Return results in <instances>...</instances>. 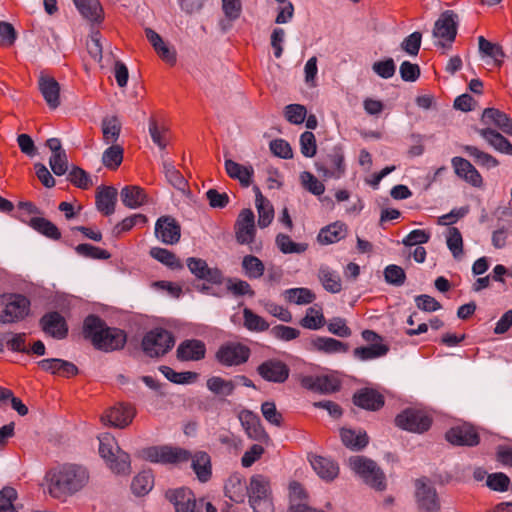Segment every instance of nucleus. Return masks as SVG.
I'll return each instance as SVG.
<instances>
[{
    "instance_id": "33",
    "label": "nucleus",
    "mask_w": 512,
    "mask_h": 512,
    "mask_svg": "<svg viewBox=\"0 0 512 512\" xmlns=\"http://www.w3.org/2000/svg\"><path fill=\"white\" fill-rule=\"evenodd\" d=\"M478 134L488 142L495 150L512 155V144L511 142L497 132L495 129L483 128L477 130Z\"/></svg>"
},
{
    "instance_id": "60",
    "label": "nucleus",
    "mask_w": 512,
    "mask_h": 512,
    "mask_svg": "<svg viewBox=\"0 0 512 512\" xmlns=\"http://www.w3.org/2000/svg\"><path fill=\"white\" fill-rule=\"evenodd\" d=\"M18 493L15 488L5 486L0 490V512H18L14 506Z\"/></svg>"
},
{
    "instance_id": "62",
    "label": "nucleus",
    "mask_w": 512,
    "mask_h": 512,
    "mask_svg": "<svg viewBox=\"0 0 512 512\" xmlns=\"http://www.w3.org/2000/svg\"><path fill=\"white\" fill-rule=\"evenodd\" d=\"M303 187L314 195H321L325 191L324 184L319 181L312 173L304 171L300 175Z\"/></svg>"
},
{
    "instance_id": "6",
    "label": "nucleus",
    "mask_w": 512,
    "mask_h": 512,
    "mask_svg": "<svg viewBox=\"0 0 512 512\" xmlns=\"http://www.w3.org/2000/svg\"><path fill=\"white\" fill-rule=\"evenodd\" d=\"M99 453L105 459L110 469L118 474H126L130 472V457L122 451L115 439L109 435L99 438Z\"/></svg>"
},
{
    "instance_id": "32",
    "label": "nucleus",
    "mask_w": 512,
    "mask_h": 512,
    "mask_svg": "<svg viewBox=\"0 0 512 512\" xmlns=\"http://www.w3.org/2000/svg\"><path fill=\"white\" fill-rule=\"evenodd\" d=\"M239 419L249 438L261 441L268 437L260 423L259 417L252 412L246 411L241 413Z\"/></svg>"
},
{
    "instance_id": "57",
    "label": "nucleus",
    "mask_w": 512,
    "mask_h": 512,
    "mask_svg": "<svg viewBox=\"0 0 512 512\" xmlns=\"http://www.w3.org/2000/svg\"><path fill=\"white\" fill-rule=\"evenodd\" d=\"M3 339L9 350L13 352L29 353L26 346V333L7 332L3 334Z\"/></svg>"
},
{
    "instance_id": "42",
    "label": "nucleus",
    "mask_w": 512,
    "mask_h": 512,
    "mask_svg": "<svg viewBox=\"0 0 512 512\" xmlns=\"http://www.w3.org/2000/svg\"><path fill=\"white\" fill-rule=\"evenodd\" d=\"M150 255L157 261L161 262L162 264L166 265L170 269L173 270H180L183 269V264L181 263L180 259L177 258V256L164 248L160 247H153L150 250Z\"/></svg>"
},
{
    "instance_id": "58",
    "label": "nucleus",
    "mask_w": 512,
    "mask_h": 512,
    "mask_svg": "<svg viewBox=\"0 0 512 512\" xmlns=\"http://www.w3.org/2000/svg\"><path fill=\"white\" fill-rule=\"evenodd\" d=\"M75 251L78 255L91 259L107 260L111 257V254L107 250L88 243L77 245Z\"/></svg>"
},
{
    "instance_id": "37",
    "label": "nucleus",
    "mask_w": 512,
    "mask_h": 512,
    "mask_svg": "<svg viewBox=\"0 0 512 512\" xmlns=\"http://www.w3.org/2000/svg\"><path fill=\"white\" fill-rule=\"evenodd\" d=\"M479 52L482 56L490 57L493 59L496 66L500 67L503 63L505 53L501 45L492 43L485 39L483 36L478 38Z\"/></svg>"
},
{
    "instance_id": "31",
    "label": "nucleus",
    "mask_w": 512,
    "mask_h": 512,
    "mask_svg": "<svg viewBox=\"0 0 512 512\" xmlns=\"http://www.w3.org/2000/svg\"><path fill=\"white\" fill-rule=\"evenodd\" d=\"M224 165L230 178L238 180L243 187L250 186L254 175V169L251 165L244 166L231 159H226Z\"/></svg>"
},
{
    "instance_id": "18",
    "label": "nucleus",
    "mask_w": 512,
    "mask_h": 512,
    "mask_svg": "<svg viewBox=\"0 0 512 512\" xmlns=\"http://www.w3.org/2000/svg\"><path fill=\"white\" fill-rule=\"evenodd\" d=\"M446 440L456 446H476L480 438L475 428L469 424H462L450 428L445 434Z\"/></svg>"
},
{
    "instance_id": "11",
    "label": "nucleus",
    "mask_w": 512,
    "mask_h": 512,
    "mask_svg": "<svg viewBox=\"0 0 512 512\" xmlns=\"http://www.w3.org/2000/svg\"><path fill=\"white\" fill-rule=\"evenodd\" d=\"M250 353V348L240 342H227L218 348L215 358L225 367L239 366L248 361Z\"/></svg>"
},
{
    "instance_id": "14",
    "label": "nucleus",
    "mask_w": 512,
    "mask_h": 512,
    "mask_svg": "<svg viewBox=\"0 0 512 512\" xmlns=\"http://www.w3.org/2000/svg\"><path fill=\"white\" fill-rule=\"evenodd\" d=\"M189 271L200 280H205L211 284L220 285L224 280L222 271L217 267H209L204 259L189 257L187 259Z\"/></svg>"
},
{
    "instance_id": "8",
    "label": "nucleus",
    "mask_w": 512,
    "mask_h": 512,
    "mask_svg": "<svg viewBox=\"0 0 512 512\" xmlns=\"http://www.w3.org/2000/svg\"><path fill=\"white\" fill-rule=\"evenodd\" d=\"M415 501L419 512H440L441 502L436 488L426 478L415 481Z\"/></svg>"
},
{
    "instance_id": "47",
    "label": "nucleus",
    "mask_w": 512,
    "mask_h": 512,
    "mask_svg": "<svg viewBox=\"0 0 512 512\" xmlns=\"http://www.w3.org/2000/svg\"><path fill=\"white\" fill-rule=\"evenodd\" d=\"M206 385L212 393L221 396H230L235 390V384L232 380H226L219 376L210 377Z\"/></svg>"
},
{
    "instance_id": "12",
    "label": "nucleus",
    "mask_w": 512,
    "mask_h": 512,
    "mask_svg": "<svg viewBox=\"0 0 512 512\" xmlns=\"http://www.w3.org/2000/svg\"><path fill=\"white\" fill-rule=\"evenodd\" d=\"M397 427L414 433H424L431 424L432 419L423 411L406 409L395 418Z\"/></svg>"
},
{
    "instance_id": "59",
    "label": "nucleus",
    "mask_w": 512,
    "mask_h": 512,
    "mask_svg": "<svg viewBox=\"0 0 512 512\" xmlns=\"http://www.w3.org/2000/svg\"><path fill=\"white\" fill-rule=\"evenodd\" d=\"M446 243L454 258L458 259L462 256L463 239L458 228L450 227L448 229Z\"/></svg>"
},
{
    "instance_id": "13",
    "label": "nucleus",
    "mask_w": 512,
    "mask_h": 512,
    "mask_svg": "<svg viewBox=\"0 0 512 512\" xmlns=\"http://www.w3.org/2000/svg\"><path fill=\"white\" fill-rule=\"evenodd\" d=\"M236 241L241 244H250L254 241L256 228L255 216L251 209H243L238 215L234 225Z\"/></svg>"
},
{
    "instance_id": "27",
    "label": "nucleus",
    "mask_w": 512,
    "mask_h": 512,
    "mask_svg": "<svg viewBox=\"0 0 512 512\" xmlns=\"http://www.w3.org/2000/svg\"><path fill=\"white\" fill-rule=\"evenodd\" d=\"M38 366L46 372L54 375H61L64 377H72L78 374L79 370L72 362L59 359L50 358L38 361Z\"/></svg>"
},
{
    "instance_id": "35",
    "label": "nucleus",
    "mask_w": 512,
    "mask_h": 512,
    "mask_svg": "<svg viewBox=\"0 0 512 512\" xmlns=\"http://www.w3.org/2000/svg\"><path fill=\"white\" fill-rule=\"evenodd\" d=\"M83 18L90 22H101L103 9L98 0H73Z\"/></svg>"
},
{
    "instance_id": "29",
    "label": "nucleus",
    "mask_w": 512,
    "mask_h": 512,
    "mask_svg": "<svg viewBox=\"0 0 512 512\" xmlns=\"http://www.w3.org/2000/svg\"><path fill=\"white\" fill-rule=\"evenodd\" d=\"M481 121L485 125H494L502 132L512 135V119L496 108L484 109Z\"/></svg>"
},
{
    "instance_id": "61",
    "label": "nucleus",
    "mask_w": 512,
    "mask_h": 512,
    "mask_svg": "<svg viewBox=\"0 0 512 512\" xmlns=\"http://www.w3.org/2000/svg\"><path fill=\"white\" fill-rule=\"evenodd\" d=\"M67 180L80 189H87L92 185L89 174L78 166L71 168Z\"/></svg>"
},
{
    "instance_id": "54",
    "label": "nucleus",
    "mask_w": 512,
    "mask_h": 512,
    "mask_svg": "<svg viewBox=\"0 0 512 512\" xmlns=\"http://www.w3.org/2000/svg\"><path fill=\"white\" fill-rule=\"evenodd\" d=\"M242 268L250 279L260 278L265 271L263 262L256 256L247 255L242 260Z\"/></svg>"
},
{
    "instance_id": "34",
    "label": "nucleus",
    "mask_w": 512,
    "mask_h": 512,
    "mask_svg": "<svg viewBox=\"0 0 512 512\" xmlns=\"http://www.w3.org/2000/svg\"><path fill=\"white\" fill-rule=\"evenodd\" d=\"M310 462L314 471L322 479L331 481L338 476L339 467L333 460L322 456H313Z\"/></svg>"
},
{
    "instance_id": "40",
    "label": "nucleus",
    "mask_w": 512,
    "mask_h": 512,
    "mask_svg": "<svg viewBox=\"0 0 512 512\" xmlns=\"http://www.w3.org/2000/svg\"><path fill=\"white\" fill-rule=\"evenodd\" d=\"M313 346L320 352L333 354L345 353L348 351V345L329 337H317L312 341Z\"/></svg>"
},
{
    "instance_id": "24",
    "label": "nucleus",
    "mask_w": 512,
    "mask_h": 512,
    "mask_svg": "<svg viewBox=\"0 0 512 512\" xmlns=\"http://www.w3.org/2000/svg\"><path fill=\"white\" fill-rule=\"evenodd\" d=\"M206 345L199 339H186L182 341L176 350L179 361H200L205 358Z\"/></svg>"
},
{
    "instance_id": "20",
    "label": "nucleus",
    "mask_w": 512,
    "mask_h": 512,
    "mask_svg": "<svg viewBox=\"0 0 512 512\" xmlns=\"http://www.w3.org/2000/svg\"><path fill=\"white\" fill-rule=\"evenodd\" d=\"M39 324L42 330L53 338L63 339L68 334L66 321L59 312L53 311L44 314L40 318Z\"/></svg>"
},
{
    "instance_id": "53",
    "label": "nucleus",
    "mask_w": 512,
    "mask_h": 512,
    "mask_svg": "<svg viewBox=\"0 0 512 512\" xmlns=\"http://www.w3.org/2000/svg\"><path fill=\"white\" fill-rule=\"evenodd\" d=\"M276 245L284 254H301L308 248L306 243L293 242L288 235L283 233H280L276 236Z\"/></svg>"
},
{
    "instance_id": "10",
    "label": "nucleus",
    "mask_w": 512,
    "mask_h": 512,
    "mask_svg": "<svg viewBox=\"0 0 512 512\" xmlns=\"http://www.w3.org/2000/svg\"><path fill=\"white\" fill-rule=\"evenodd\" d=\"M165 498L174 506L175 512H203L204 500H197L192 490L186 487L169 489Z\"/></svg>"
},
{
    "instance_id": "45",
    "label": "nucleus",
    "mask_w": 512,
    "mask_h": 512,
    "mask_svg": "<svg viewBox=\"0 0 512 512\" xmlns=\"http://www.w3.org/2000/svg\"><path fill=\"white\" fill-rule=\"evenodd\" d=\"M154 479L150 472L144 471L136 475L131 483V490L136 496H144L153 488Z\"/></svg>"
},
{
    "instance_id": "52",
    "label": "nucleus",
    "mask_w": 512,
    "mask_h": 512,
    "mask_svg": "<svg viewBox=\"0 0 512 512\" xmlns=\"http://www.w3.org/2000/svg\"><path fill=\"white\" fill-rule=\"evenodd\" d=\"M123 153L120 145H111L102 154L103 165L110 170H116L123 161Z\"/></svg>"
},
{
    "instance_id": "5",
    "label": "nucleus",
    "mask_w": 512,
    "mask_h": 512,
    "mask_svg": "<svg viewBox=\"0 0 512 512\" xmlns=\"http://www.w3.org/2000/svg\"><path fill=\"white\" fill-rule=\"evenodd\" d=\"M247 491L249 503L254 512L274 511L270 482L265 476L260 474L253 475L250 478Z\"/></svg>"
},
{
    "instance_id": "9",
    "label": "nucleus",
    "mask_w": 512,
    "mask_h": 512,
    "mask_svg": "<svg viewBox=\"0 0 512 512\" xmlns=\"http://www.w3.org/2000/svg\"><path fill=\"white\" fill-rule=\"evenodd\" d=\"M30 300L21 294L5 297V307L0 313V323L10 324L24 320L30 312Z\"/></svg>"
},
{
    "instance_id": "25",
    "label": "nucleus",
    "mask_w": 512,
    "mask_h": 512,
    "mask_svg": "<svg viewBox=\"0 0 512 512\" xmlns=\"http://www.w3.org/2000/svg\"><path fill=\"white\" fill-rule=\"evenodd\" d=\"M353 404L359 408L377 411L384 405V397L381 393L372 388H362L354 393Z\"/></svg>"
},
{
    "instance_id": "16",
    "label": "nucleus",
    "mask_w": 512,
    "mask_h": 512,
    "mask_svg": "<svg viewBox=\"0 0 512 512\" xmlns=\"http://www.w3.org/2000/svg\"><path fill=\"white\" fill-rule=\"evenodd\" d=\"M136 415L135 409L128 404H120L111 407L102 416L101 421L105 425H111L116 428H126L129 426Z\"/></svg>"
},
{
    "instance_id": "44",
    "label": "nucleus",
    "mask_w": 512,
    "mask_h": 512,
    "mask_svg": "<svg viewBox=\"0 0 512 512\" xmlns=\"http://www.w3.org/2000/svg\"><path fill=\"white\" fill-rule=\"evenodd\" d=\"M341 439L346 447L353 450H361L368 444V436L365 432L356 434L351 429H342Z\"/></svg>"
},
{
    "instance_id": "22",
    "label": "nucleus",
    "mask_w": 512,
    "mask_h": 512,
    "mask_svg": "<svg viewBox=\"0 0 512 512\" xmlns=\"http://www.w3.org/2000/svg\"><path fill=\"white\" fill-rule=\"evenodd\" d=\"M38 88L50 109L54 110L60 106V84L54 77L41 73Z\"/></svg>"
},
{
    "instance_id": "51",
    "label": "nucleus",
    "mask_w": 512,
    "mask_h": 512,
    "mask_svg": "<svg viewBox=\"0 0 512 512\" xmlns=\"http://www.w3.org/2000/svg\"><path fill=\"white\" fill-rule=\"evenodd\" d=\"M102 133H103V139L105 143H115L121 132V124L118 121V118L115 116L104 118L102 120Z\"/></svg>"
},
{
    "instance_id": "41",
    "label": "nucleus",
    "mask_w": 512,
    "mask_h": 512,
    "mask_svg": "<svg viewBox=\"0 0 512 512\" xmlns=\"http://www.w3.org/2000/svg\"><path fill=\"white\" fill-rule=\"evenodd\" d=\"M345 232V224L335 222L321 229L318 240L322 244H332L344 238Z\"/></svg>"
},
{
    "instance_id": "19",
    "label": "nucleus",
    "mask_w": 512,
    "mask_h": 512,
    "mask_svg": "<svg viewBox=\"0 0 512 512\" xmlns=\"http://www.w3.org/2000/svg\"><path fill=\"white\" fill-rule=\"evenodd\" d=\"M457 18L453 11H444L434 24L433 36L451 44L457 35Z\"/></svg>"
},
{
    "instance_id": "4",
    "label": "nucleus",
    "mask_w": 512,
    "mask_h": 512,
    "mask_svg": "<svg viewBox=\"0 0 512 512\" xmlns=\"http://www.w3.org/2000/svg\"><path fill=\"white\" fill-rule=\"evenodd\" d=\"M349 467L370 487L382 491L386 488V478L375 461L364 456H353L348 460Z\"/></svg>"
},
{
    "instance_id": "38",
    "label": "nucleus",
    "mask_w": 512,
    "mask_h": 512,
    "mask_svg": "<svg viewBox=\"0 0 512 512\" xmlns=\"http://www.w3.org/2000/svg\"><path fill=\"white\" fill-rule=\"evenodd\" d=\"M318 278L326 291L336 294L342 290L340 276L329 267H320Z\"/></svg>"
},
{
    "instance_id": "1",
    "label": "nucleus",
    "mask_w": 512,
    "mask_h": 512,
    "mask_svg": "<svg viewBox=\"0 0 512 512\" xmlns=\"http://www.w3.org/2000/svg\"><path fill=\"white\" fill-rule=\"evenodd\" d=\"M146 460L157 463H180L191 459V467L200 482H207L212 475L211 458L208 453L198 451L191 455L189 451L170 446H153L143 450Z\"/></svg>"
},
{
    "instance_id": "55",
    "label": "nucleus",
    "mask_w": 512,
    "mask_h": 512,
    "mask_svg": "<svg viewBox=\"0 0 512 512\" xmlns=\"http://www.w3.org/2000/svg\"><path fill=\"white\" fill-rule=\"evenodd\" d=\"M243 318L245 328L250 331L263 332L269 328L267 321L249 308H244Z\"/></svg>"
},
{
    "instance_id": "28",
    "label": "nucleus",
    "mask_w": 512,
    "mask_h": 512,
    "mask_svg": "<svg viewBox=\"0 0 512 512\" xmlns=\"http://www.w3.org/2000/svg\"><path fill=\"white\" fill-rule=\"evenodd\" d=\"M117 189L112 186H99L96 191V207L106 216L112 215L117 202Z\"/></svg>"
},
{
    "instance_id": "30",
    "label": "nucleus",
    "mask_w": 512,
    "mask_h": 512,
    "mask_svg": "<svg viewBox=\"0 0 512 512\" xmlns=\"http://www.w3.org/2000/svg\"><path fill=\"white\" fill-rule=\"evenodd\" d=\"M122 203L129 209H136L147 203L148 196L143 188L137 185H128L121 189Z\"/></svg>"
},
{
    "instance_id": "48",
    "label": "nucleus",
    "mask_w": 512,
    "mask_h": 512,
    "mask_svg": "<svg viewBox=\"0 0 512 512\" xmlns=\"http://www.w3.org/2000/svg\"><path fill=\"white\" fill-rule=\"evenodd\" d=\"M463 151L467 153L474 161L481 166L486 168H493L499 165L498 160L492 155L479 150L477 147L472 145H465L462 147Z\"/></svg>"
},
{
    "instance_id": "23",
    "label": "nucleus",
    "mask_w": 512,
    "mask_h": 512,
    "mask_svg": "<svg viewBox=\"0 0 512 512\" xmlns=\"http://www.w3.org/2000/svg\"><path fill=\"white\" fill-rule=\"evenodd\" d=\"M302 387L321 394H331L340 389V382L333 376H305L301 379Z\"/></svg>"
},
{
    "instance_id": "64",
    "label": "nucleus",
    "mask_w": 512,
    "mask_h": 512,
    "mask_svg": "<svg viewBox=\"0 0 512 512\" xmlns=\"http://www.w3.org/2000/svg\"><path fill=\"white\" fill-rule=\"evenodd\" d=\"M422 34L413 32L403 39L400 44L401 49L410 56H417L421 47Z\"/></svg>"
},
{
    "instance_id": "26",
    "label": "nucleus",
    "mask_w": 512,
    "mask_h": 512,
    "mask_svg": "<svg viewBox=\"0 0 512 512\" xmlns=\"http://www.w3.org/2000/svg\"><path fill=\"white\" fill-rule=\"evenodd\" d=\"M455 174L474 187H480L483 183L482 176L478 170L465 158L453 157L451 160Z\"/></svg>"
},
{
    "instance_id": "39",
    "label": "nucleus",
    "mask_w": 512,
    "mask_h": 512,
    "mask_svg": "<svg viewBox=\"0 0 512 512\" xmlns=\"http://www.w3.org/2000/svg\"><path fill=\"white\" fill-rule=\"evenodd\" d=\"M29 225L47 238L52 240H59L61 238V232L57 226L46 218L33 217L30 219Z\"/></svg>"
},
{
    "instance_id": "2",
    "label": "nucleus",
    "mask_w": 512,
    "mask_h": 512,
    "mask_svg": "<svg viewBox=\"0 0 512 512\" xmlns=\"http://www.w3.org/2000/svg\"><path fill=\"white\" fill-rule=\"evenodd\" d=\"M83 335L92 342L95 348L106 352L122 349L127 341L126 333L123 330L108 327L96 315H89L85 318Z\"/></svg>"
},
{
    "instance_id": "15",
    "label": "nucleus",
    "mask_w": 512,
    "mask_h": 512,
    "mask_svg": "<svg viewBox=\"0 0 512 512\" xmlns=\"http://www.w3.org/2000/svg\"><path fill=\"white\" fill-rule=\"evenodd\" d=\"M155 235L165 244H176L181 237V226L172 216H161L155 223Z\"/></svg>"
},
{
    "instance_id": "63",
    "label": "nucleus",
    "mask_w": 512,
    "mask_h": 512,
    "mask_svg": "<svg viewBox=\"0 0 512 512\" xmlns=\"http://www.w3.org/2000/svg\"><path fill=\"white\" fill-rule=\"evenodd\" d=\"M385 281L394 286H401L405 283L406 274L403 268L398 265H388L384 270Z\"/></svg>"
},
{
    "instance_id": "50",
    "label": "nucleus",
    "mask_w": 512,
    "mask_h": 512,
    "mask_svg": "<svg viewBox=\"0 0 512 512\" xmlns=\"http://www.w3.org/2000/svg\"><path fill=\"white\" fill-rule=\"evenodd\" d=\"M324 324L325 318L321 312V308H317L316 306L309 307L306 311V315L300 320V325L310 330H317L323 327Z\"/></svg>"
},
{
    "instance_id": "17",
    "label": "nucleus",
    "mask_w": 512,
    "mask_h": 512,
    "mask_svg": "<svg viewBox=\"0 0 512 512\" xmlns=\"http://www.w3.org/2000/svg\"><path fill=\"white\" fill-rule=\"evenodd\" d=\"M257 373L265 381L281 384L289 378L290 369L281 360L269 359L257 367Z\"/></svg>"
},
{
    "instance_id": "7",
    "label": "nucleus",
    "mask_w": 512,
    "mask_h": 512,
    "mask_svg": "<svg viewBox=\"0 0 512 512\" xmlns=\"http://www.w3.org/2000/svg\"><path fill=\"white\" fill-rule=\"evenodd\" d=\"M175 344L173 334L163 328H155L145 334L142 349L149 357H160L167 354Z\"/></svg>"
},
{
    "instance_id": "43",
    "label": "nucleus",
    "mask_w": 512,
    "mask_h": 512,
    "mask_svg": "<svg viewBox=\"0 0 512 512\" xmlns=\"http://www.w3.org/2000/svg\"><path fill=\"white\" fill-rule=\"evenodd\" d=\"M389 351L387 345L382 343H373L369 346L357 347L354 349L353 354L360 360H370L384 356Z\"/></svg>"
},
{
    "instance_id": "56",
    "label": "nucleus",
    "mask_w": 512,
    "mask_h": 512,
    "mask_svg": "<svg viewBox=\"0 0 512 512\" xmlns=\"http://www.w3.org/2000/svg\"><path fill=\"white\" fill-rule=\"evenodd\" d=\"M160 372L171 382L176 384H186L197 378L196 372H176L169 366H160Z\"/></svg>"
},
{
    "instance_id": "36",
    "label": "nucleus",
    "mask_w": 512,
    "mask_h": 512,
    "mask_svg": "<svg viewBox=\"0 0 512 512\" xmlns=\"http://www.w3.org/2000/svg\"><path fill=\"white\" fill-rule=\"evenodd\" d=\"M163 172L167 181L183 194H190L188 181L175 166L168 161H163Z\"/></svg>"
},
{
    "instance_id": "21",
    "label": "nucleus",
    "mask_w": 512,
    "mask_h": 512,
    "mask_svg": "<svg viewBox=\"0 0 512 512\" xmlns=\"http://www.w3.org/2000/svg\"><path fill=\"white\" fill-rule=\"evenodd\" d=\"M326 165L317 163L316 168L326 178H340L345 173L344 154L340 147H334L327 155Z\"/></svg>"
},
{
    "instance_id": "3",
    "label": "nucleus",
    "mask_w": 512,
    "mask_h": 512,
    "mask_svg": "<svg viewBox=\"0 0 512 512\" xmlns=\"http://www.w3.org/2000/svg\"><path fill=\"white\" fill-rule=\"evenodd\" d=\"M88 481L87 471L76 465H67L54 472L50 479L49 493L54 498L71 495L82 489Z\"/></svg>"
},
{
    "instance_id": "49",
    "label": "nucleus",
    "mask_w": 512,
    "mask_h": 512,
    "mask_svg": "<svg viewBox=\"0 0 512 512\" xmlns=\"http://www.w3.org/2000/svg\"><path fill=\"white\" fill-rule=\"evenodd\" d=\"M285 298L296 305H306L314 302L316 295L308 288H291L285 291Z\"/></svg>"
},
{
    "instance_id": "46",
    "label": "nucleus",
    "mask_w": 512,
    "mask_h": 512,
    "mask_svg": "<svg viewBox=\"0 0 512 512\" xmlns=\"http://www.w3.org/2000/svg\"><path fill=\"white\" fill-rule=\"evenodd\" d=\"M255 203L258 210V225L261 228H266L274 218L273 207L270 205L269 201L263 197L262 193L258 194Z\"/></svg>"
}]
</instances>
